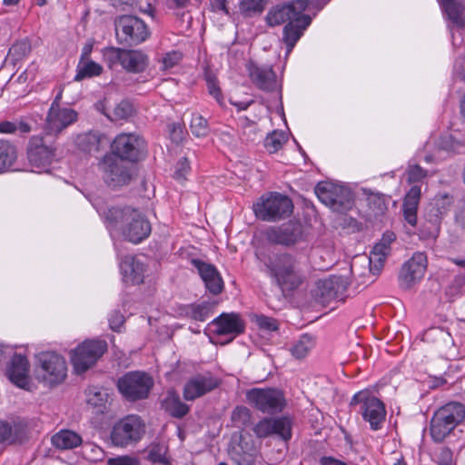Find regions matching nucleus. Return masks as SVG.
<instances>
[{
  "label": "nucleus",
  "instance_id": "nucleus-1",
  "mask_svg": "<svg viewBox=\"0 0 465 465\" xmlns=\"http://www.w3.org/2000/svg\"><path fill=\"white\" fill-rule=\"evenodd\" d=\"M256 258L263 263L266 273L275 281L282 291L298 288L304 280L298 260L289 253L267 255L257 252Z\"/></svg>",
  "mask_w": 465,
  "mask_h": 465
},
{
  "label": "nucleus",
  "instance_id": "nucleus-2",
  "mask_svg": "<svg viewBox=\"0 0 465 465\" xmlns=\"http://www.w3.org/2000/svg\"><path fill=\"white\" fill-rule=\"evenodd\" d=\"M106 220L110 231L120 232L126 241L133 243L141 242L151 232V224L147 218L131 207L109 209Z\"/></svg>",
  "mask_w": 465,
  "mask_h": 465
},
{
  "label": "nucleus",
  "instance_id": "nucleus-3",
  "mask_svg": "<svg viewBox=\"0 0 465 465\" xmlns=\"http://www.w3.org/2000/svg\"><path fill=\"white\" fill-rule=\"evenodd\" d=\"M252 208L258 219L264 222H276L290 216L293 204L288 196L273 192L262 195Z\"/></svg>",
  "mask_w": 465,
  "mask_h": 465
},
{
  "label": "nucleus",
  "instance_id": "nucleus-4",
  "mask_svg": "<svg viewBox=\"0 0 465 465\" xmlns=\"http://www.w3.org/2000/svg\"><path fill=\"white\" fill-rule=\"evenodd\" d=\"M145 432V424L138 415H127L118 420L111 431L114 446L127 447L138 442Z\"/></svg>",
  "mask_w": 465,
  "mask_h": 465
},
{
  "label": "nucleus",
  "instance_id": "nucleus-5",
  "mask_svg": "<svg viewBox=\"0 0 465 465\" xmlns=\"http://www.w3.org/2000/svg\"><path fill=\"white\" fill-rule=\"evenodd\" d=\"M153 386V378L143 371L127 372L117 381L119 392L129 401L146 399Z\"/></svg>",
  "mask_w": 465,
  "mask_h": 465
},
{
  "label": "nucleus",
  "instance_id": "nucleus-6",
  "mask_svg": "<svg viewBox=\"0 0 465 465\" xmlns=\"http://www.w3.org/2000/svg\"><path fill=\"white\" fill-rule=\"evenodd\" d=\"M107 351L104 340H86L71 351V361L76 373L80 374L92 368Z\"/></svg>",
  "mask_w": 465,
  "mask_h": 465
},
{
  "label": "nucleus",
  "instance_id": "nucleus-7",
  "mask_svg": "<svg viewBox=\"0 0 465 465\" xmlns=\"http://www.w3.org/2000/svg\"><path fill=\"white\" fill-rule=\"evenodd\" d=\"M351 404L360 405L359 411L372 430H380L384 424L387 412L384 403L378 398L359 392L352 397Z\"/></svg>",
  "mask_w": 465,
  "mask_h": 465
},
{
  "label": "nucleus",
  "instance_id": "nucleus-8",
  "mask_svg": "<svg viewBox=\"0 0 465 465\" xmlns=\"http://www.w3.org/2000/svg\"><path fill=\"white\" fill-rule=\"evenodd\" d=\"M67 372L65 360L54 352H43L38 356L37 377L48 385L62 382Z\"/></svg>",
  "mask_w": 465,
  "mask_h": 465
},
{
  "label": "nucleus",
  "instance_id": "nucleus-9",
  "mask_svg": "<svg viewBox=\"0 0 465 465\" xmlns=\"http://www.w3.org/2000/svg\"><path fill=\"white\" fill-rule=\"evenodd\" d=\"M115 35L120 44L137 45L145 41L149 32L144 22L138 17L123 15L115 21Z\"/></svg>",
  "mask_w": 465,
  "mask_h": 465
},
{
  "label": "nucleus",
  "instance_id": "nucleus-10",
  "mask_svg": "<svg viewBox=\"0 0 465 465\" xmlns=\"http://www.w3.org/2000/svg\"><path fill=\"white\" fill-rule=\"evenodd\" d=\"M104 181L112 187L126 185L132 179L129 165L115 154H106L99 163Z\"/></svg>",
  "mask_w": 465,
  "mask_h": 465
},
{
  "label": "nucleus",
  "instance_id": "nucleus-11",
  "mask_svg": "<svg viewBox=\"0 0 465 465\" xmlns=\"http://www.w3.org/2000/svg\"><path fill=\"white\" fill-rule=\"evenodd\" d=\"M314 191L318 199L323 204L336 212H342L351 205V192L344 186L322 182L316 185Z\"/></svg>",
  "mask_w": 465,
  "mask_h": 465
},
{
  "label": "nucleus",
  "instance_id": "nucleus-12",
  "mask_svg": "<svg viewBox=\"0 0 465 465\" xmlns=\"http://www.w3.org/2000/svg\"><path fill=\"white\" fill-rule=\"evenodd\" d=\"M55 157V147L42 136H33L27 146V159L35 172L47 171Z\"/></svg>",
  "mask_w": 465,
  "mask_h": 465
},
{
  "label": "nucleus",
  "instance_id": "nucleus-13",
  "mask_svg": "<svg viewBox=\"0 0 465 465\" xmlns=\"http://www.w3.org/2000/svg\"><path fill=\"white\" fill-rule=\"evenodd\" d=\"M246 399L250 404L262 412H276L282 410L284 398L282 393L275 389L254 388L246 392Z\"/></svg>",
  "mask_w": 465,
  "mask_h": 465
},
{
  "label": "nucleus",
  "instance_id": "nucleus-14",
  "mask_svg": "<svg viewBox=\"0 0 465 465\" xmlns=\"http://www.w3.org/2000/svg\"><path fill=\"white\" fill-rule=\"evenodd\" d=\"M428 266L427 255L416 252L406 261L399 273V283L402 289H410L424 277Z\"/></svg>",
  "mask_w": 465,
  "mask_h": 465
},
{
  "label": "nucleus",
  "instance_id": "nucleus-15",
  "mask_svg": "<svg viewBox=\"0 0 465 465\" xmlns=\"http://www.w3.org/2000/svg\"><path fill=\"white\" fill-rule=\"evenodd\" d=\"M144 149L143 140L134 134H120L112 143V153L129 161L139 159Z\"/></svg>",
  "mask_w": 465,
  "mask_h": 465
},
{
  "label": "nucleus",
  "instance_id": "nucleus-16",
  "mask_svg": "<svg viewBox=\"0 0 465 465\" xmlns=\"http://www.w3.org/2000/svg\"><path fill=\"white\" fill-rule=\"evenodd\" d=\"M307 7V0H292L270 9L265 19L270 26H278L285 22L290 23V20L297 19V15L303 13Z\"/></svg>",
  "mask_w": 465,
  "mask_h": 465
},
{
  "label": "nucleus",
  "instance_id": "nucleus-17",
  "mask_svg": "<svg viewBox=\"0 0 465 465\" xmlns=\"http://www.w3.org/2000/svg\"><path fill=\"white\" fill-rule=\"evenodd\" d=\"M253 432L258 438L278 435L284 440L292 437V422L289 418H263L253 427Z\"/></svg>",
  "mask_w": 465,
  "mask_h": 465
},
{
  "label": "nucleus",
  "instance_id": "nucleus-18",
  "mask_svg": "<svg viewBox=\"0 0 465 465\" xmlns=\"http://www.w3.org/2000/svg\"><path fill=\"white\" fill-rule=\"evenodd\" d=\"M210 326L215 334L229 337L227 342L242 333L245 328L241 316L234 312L222 313L210 323Z\"/></svg>",
  "mask_w": 465,
  "mask_h": 465
},
{
  "label": "nucleus",
  "instance_id": "nucleus-19",
  "mask_svg": "<svg viewBox=\"0 0 465 465\" xmlns=\"http://www.w3.org/2000/svg\"><path fill=\"white\" fill-rule=\"evenodd\" d=\"M302 226L300 223L290 222L281 226L270 227L266 232V239L273 243L292 245L302 238Z\"/></svg>",
  "mask_w": 465,
  "mask_h": 465
},
{
  "label": "nucleus",
  "instance_id": "nucleus-20",
  "mask_svg": "<svg viewBox=\"0 0 465 465\" xmlns=\"http://www.w3.org/2000/svg\"><path fill=\"white\" fill-rule=\"evenodd\" d=\"M248 73L252 83L257 88L266 92H272L279 88L276 74L272 66L250 63Z\"/></svg>",
  "mask_w": 465,
  "mask_h": 465
},
{
  "label": "nucleus",
  "instance_id": "nucleus-21",
  "mask_svg": "<svg viewBox=\"0 0 465 465\" xmlns=\"http://www.w3.org/2000/svg\"><path fill=\"white\" fill-rule=\"evenodd\" d=\"M348 286V282L341 276H332L329 279L319 281L317 283L316 296L322 302H329L340 298Z\"/></svg>",
  "mask_w": 465,
  "mask_h": 465
},
{
  "label": "nucleus",
  "instance_id": "nucleus-22",
  "mask_svg": "<svg viewBox=\"0 0 465 465\" xmlns=\"http://www.w3.org/2000/svg\"><path fill=\"white\" fill-rule=\"evenodd\" d=\"M191 263L197 270L206 289L213 293L218 294L223 291V282L217 269L211 263H207L198 259H193Z\"/></svg>",
  "mask_w": 465,
  "mask_h": 465
},
{
  "label": "nucleus",
  "instance_id": "nucleus-23",
  "mask_svg": "<svg viewBox=\"0 0 465 465\" xmlns=\"http://www.w3.org/2000/svg\"><path fill=\"white\" fill-rule=\"evenodd\" d=\"M218 386V381L212 375H197L190 379L184 385L183 397L193 401Z\"/></svg>",
  "mask_w": 465,
  "mask_h": 465
},
{
  "label": "nucleus",
  "instance_id": "nucleus-24",
  "mask_svg": "<svg viewBox=\"0 0 465 465\" xmlns=\"http://www.w3.org/2000/svg\"><path fill=\"white\" fill-rule=\"evenodd\" d=\"M77 113L67 107H50L46 117L47 129L52 133H60L62 130L74 123Z\"/></svg>",
  "mask_w": 465,
  "mask_h": 465
},
{
  "label": "nucleus",
  "instance_id": "nucleus-25",
  "mask_svg": "<svg viewBox=\"0 0 465 465\" xmlns=\"http://www.w3.org/2000/svg\"><path fill=\"white\" fill-rule=\"evenodd\" d=\"M311 22L312 19L309 15L300 13L297 19L290 20V23L284 26L282 40L287 45L288 54L292 50L304 31L311 25Z\"/></svg>",
  "mask_w": 465,
  "mask_h": 465
},
{
  "label": "nucleus",
  "instance_id": "nucleus-26",
  "mask_svg": "<svg viewBox=\"0 0 465 465\" xmlns=\"http://www.w3.org/2000/svg\"><path fill=\"white\" fill-rule=\"evenodd\" d=\"M29 364L27 359L20 354L13 356L7 369L10 381L22 389H28L30 378L28 375Z\"/></svg>",
  "mask_w": 465,
  "mask_h": 465
},
{
  "label": "nucleus",
  "instance_id": "nucleus-27",
  "mask_svg": "<svg viewBox=\"0 0 465 465\" xmlns=\"http://www.w3.org/2000/svg\"><path fill=\"white\" fill-rule=\"evenodd\" d=\"M395 239L396 236L392 232H386L381 241L374 245L369 257L371 271L379 272L383 267L385 260L391 252V244Z\"/></svg>",
  "mask_w": 465,
  "mask_h": 465
},
{
  "label": "nucleus",
  "instance_id": "nucleus-28",
  "mask_svg": "<svg viewBox=\"0 0 465 465\" xmlns=\"http://www.w3.org/2000/svg\"><path fill=\"white\" fill-rule=\"evenodd\" d=\"M123 281L127 284H140L144 278V265L136 257L127 255L120 262Z\"/></svg>",
  "mask_w": 465,
  "mask_h": 465
},
{
  "label": "nucleus",
  "instance_id": "nucleus-29",
  "mask_svg": "<svg viewBox=\"0 0 465 465\" xmlns=\"http://www.w3.org/2000/svg\"><path fill=\"white\" fill-rule=\"evenodd\" d=\"M106 142L105 136L99 131H90L78 134L75 139L76 146L87 153L99 152L102 145Z\"/></svg>",
  "mask_w": 465,
  "mask_h": 465
},
{
  "label": "nucleus",
  "instance_id": "nucleus-30",
  "mask_svg": "<svg viewBox=\"0 0 465 465\" xmlns=\"http://www.w3.org/2000/svg\"><path fill=\"white\" fill-rule=\"evenodd\" d=\"M420 197V187L419 185H413L407 193L402 211L405 221L411 226H415L417 223V209Z\"/></svg>",
  "mask_w": 465,
  "mask_h": 465
},
{
  "label": "nucleus",
  "instance_id": "nucleus-31",
  "mask_svg": "<svg viewBox=\"0 0 465 465\" xmlns=\"http://www.w3.org/2000/svg\"><path fill=\"white\" fill-rule=\"evenodd\" d=\"M84 394L87 406L95 413H104L109 398L107 391L97 386H90Z\"/></svg>",
  "mask_w": 465,
  "mask_h": 465
},
{
  "label": "nucleus",
  "instance_id": "nucleus-32",
  "mask_svg": "<svg viewBox=\"0 0 465 465\" xmlns=\"http://www.w3.org/2000/svg\"><path fill=\"white\" fill-rule=\"evenodd\" d=\"M145 459L152 463L171 465L172 460L168 454V446L163 440H154L143 450Z\"/></svg>",
  "mask_w": 465,
  "mask_h": 465
},
{
  "label": "nucleus",
  "instance_id": "nucleus-33",
  "mask_svg": "<svg viewBox=\"0 0 465 465\" xmlns=\"http://www.w3.org/2000/svg\"><path fill=\"white\" fill-rule=\"evenodd\" d=\"M121 65L129 72H142L147 66V55L139 50H124Z\"/></svg>",
  "mask_w": 465,
  "mask_h": 465
},
{
  "label": "nucleus",
  "instance_id": "nucleus-34",
  "mask_svg": "<svg viewBox=\"0 0 465 465\" xmlns=\"http://www.w3.org/2000/svg\"><path fill=\"white\" fill-rule=\"evenodd\" d=\"M436 414L455 428L465 418V407L458 402H450L439 409Z\"/></svg>",
  "mask_w": 465,
  "mask_h": 465
},
{
  "label": "nucleus",
  "instance_id": "nucleus-35",
  "mask_svg": "<svg viewBox=\"0 0 465 465\" xmlns=\"http://www.w3.org/2000/svg\"><path fill=\"white\" fill-rule=\"evenodd\" d=\"M451 203V198L447 194L436 196L428 206L426 218L437 219L441 223L443 217L448 213Z\"/></svg>",
  "mask_w": 465,
  "mask_h": 465
},
{
  "label": "nucleus",
  "instance_id": "nucleus-36",
  "mask_svg": "<svg viewBox=\"0 0 465 465\" xmlns=\"http://www.w3.org/2000/svg\"><path fill=\"white\" fill-rule=\"evenodd\" d=\"M214 302H203L201 303H192L184 305L182 308V313L193 320L204 322L213 313Z\"/></svg>",
  "mask_w": 465,
  "mask_h": 465
},
{
  "label": "nucleus",
  "instance_id": "nucleus-37",
  "mask_svg": "<svg viewBox=\"0 0 465 465\" xmlns=\"http://www.w3.org/2000/svg\"><path fill=\"white\" fill-rule=\"evenodd\" d=\"M82 438L76 432L69 430H63L52 437L53 445L60 450H71L79 446Z\"/></svg>",
  "mask_w": 465,
  "mask_h": 465
},
{
  "label": "nucleus",
  "instance_id": "nucleus-38",
  "mask_svg": "<svg viewBox=\"0 0 465 465\" xmlns=\"http://www.w3.org/2000/svg\"><path fill=\"white\" fill-rule=\"evenodd\" d=\"M165 410L173 417L182 418L189 411V407L181 401L179 396L170 391L163 401Z\"/></svg>",
  "mask_w": 465,
  "mask_h": 465
},
{
  "label": "nucleus",
  "instance_id": "nucleus-39",
  "mask_svg": "<svg viewBox=\"0 0 465 465\" xmlns=\"http://www.w3.org/2000/svg\"><path fill=\"white\" fill-rule=\"evenodd\" d=\"M17 157L15 147L8 141L0 139V173L6 171Z\"/></svg>",
  "mask_w": 465,
  "mask_h": 465
},
{
  "label": "nucleus",
  "instance_id": "nucleus-40",
  "mask_svg": "<svg viewBox=\"0 0 465 465\" xmlns=\"http://www.w3.org/2000/svg\"><path fill=\"white\" fill-rule=\"evenodd\" d=\"M103 71V67L91 60L81 59L76 69L74 76L75 81H81L86 77H93L99 75Z\"/></svg>",
  "mask_w": 465,
  "mask_h": 465
},
{
  "label": "nucleus",
  "instance_id": "nucleus-41",
  "mask_svg": "<svg viewBox=\"0 0 465 465\" xmlns=\"http://www.w3.org/2000/svg\"><path fill=\"white\" fill-rule=\"evenodd\" d=\"M452 425H450L447 421L440 419L438 414H434L431 420L430 434L432 439L440 442L444 438L453 430Z\"/></svg>",
  "mask_w": 465,
  "mask_h": 465
},
{
  "label": "nucleus",
  "instance_id": "nucleus-42",
  "mask_svg": "<svg viewBox=\"0 0 465 465\" xmlns=\"http://www.w3.org/2000/svg\"><path fill=\"white\" fill-rule=\"evenodd\" d=\"M314 345L313 339L309 334H304L290 348L292 355L296 359L304 358Z\"/></svg>",
  "mask_w": 465,
  "mask_h": 465
},
{
  "label": "nucleus",
  "instance_id": "nucleus-43",
  "mask_svg": "<svg viewBox=\"0 0 465 465\" xmlns=\"http://www.w3.org/2000/svg\"><path fill=\"white\" fill-rule=\"evenodd\" d=\"M19 437V426L15 422L0 421V442H15Z\"/></svg>",
  "mask_w": 465,
  "mask_h": 465
},
{
  "label": "nucleus",
  "instance_id": "nucleus-44",
  "mask_svg": "<svg viewBox=\"0 0 465 465\" xmlns=\"http://www.w3.org/2000/svg\"><path fill=\"white\" fill-rule=\"evenodd\" d=\"M231 420L234 427L243 429L251 423V411L244 406H237L232 412Z\"/></svg>",
  "mask_w": 465,
  "mask_h": 465
},
{
  "label": "nucleus",
  "instance_id": "nucleus-45",
  "mask_svg": "<svg viewBox=\"0 0 465 465\" xmlns=\"http://www.w3.org/2000/svg\"><path fill=\"white\" fill-rule=\"evenodd\" d=\"M190 129L192 134L196 137L206 136L209 133L207 120L199 114H193L190 123Z\"/></svg>",
  "mask_w": 465,
  "mask_h": 465
},
{
  "label": "nucleus",
  "instance_id": "nucleus-46",
  "mask_svg": "<svg viewBox=\"0 0 465 465\" xmlns=\"http://www.w3.org/2000/svg\"><path fill=\"white\" fill-rule=\"evenodd\" d=\"M286 142V136L282 132L274 131L264 140V146L271 153L280 150Z\"/></svg>",
  "mask_w": 465,
  "mask_h": 465
},
{
  "label": "nucleus",
  "instance_id": "nucleus-47",
  "mask_svg": "<svg viewBox=\"0 0 465 465\" xmlns=\"http://www.w3.org/2000/svg\"><path fill=\"white\" fill-rule=\"evenodd\" d=\"M205 80L209 94L212 95L219 104L223 105V97L220 86L218 84L216 76L213 74L207 72L205 74Z\"/></svg>",
  "mask_w": 465,
  "mask_h": 465
},
{
  "label": "nucleus",
  "instance_id": "nucleus-48",
  "mask_svg": "<svg viewBox=\"0 0 465 465\" xmlns=\"http://www.w3.org/2000/svg\"><path fill=\"white\" fill-rule=\"evenodd\" d=\"M133 113V104L129 101L124 100L114 106L111 119L113 121L127 119Z\"/></svg>",
  "mask_w": 465,
  "mask_h": 465
},
{
  "label": "nucleus",
  "instance_id": "nucleus-49",
  "mask_svg": "<svg viewBox=\"0 0 465 465\" xmlns=\"http://www.w3.org/2000/svg\"><path fill=\"white\" fill-rule=\"evenodd\" d=\"M265 4V0H242L240 4V10L247 15H251L255 13H262Z\"/></svg>",
  "mask_w": 465,
  "mask_h": 465
},
{
  "label": "nucleus",
  "instance_id": "nucleus-50",
  "mask_svg": "<svg viewBox=\"0 0 465 465\" xmlns=\"http://www.w3.org/2000/svg\"><path fill=\"white\" fill-rule=\"evenodd\" d=\"M440 223L437 219L426 218V222L422 224L420 234L423 238L435 239L440 232Z\"/></svg>",
  "mask_w": 465,
  "mask_h": 465
},
{
  "label": "nucleus",
  "instance_id": "nucleus-51",
  "mask_svg": "<svg viewBox=\"0 0 465 465\" xmlns=\"http://www.w3.org/2000/svg\"><path fill=\"white\" fill-rule=\"evenodd\" d=\"M428 175V172L416 163H410L407 170L410 183H421Z\"/></svg>",
  "mask_w": 465,
  "mask_h": 465
},
{
  "label": "nucleus",
  "instance_id": "nucleus-52",
  "mask_svg": "<svg viewBox=\"0 0 465 465\" xmlns=\"http://www.w3.org/2000/svg\"><path fill=\"white\" fill-rule=\"evenodd\" d=\"M257 326L265 331H275L278 330V322L275 319L264 315L255 316Z\"/></svg>",
  "mask_w": 465,
  "mask_h": 465
},
{
  "label": "nucleus",
  "instance_id": "nucleus-53",
  "mask_svg": "<svg viewBox=\"0 0 465 465\" xmlns=\"http://www.w3.org/2000/svg\"><path fill=\"white\" fill-rule=\"evenodd\" d=\"M124 49L116 48V47H109L104 49V60L109 64L112 67L114 64L120 63L122 64V54H124Z\"/></svg>",
  "mask_w": 465,
  "mask_h": 465
},
{
  "label": "nucleus",
  "instance_id": "nucleus-54",
  "mask_svg": "<svg viewBox=\"0 0 465 465\" xmlns=\"http://www.w3.org/2000/svg\"><path fill=\"white\" fill-rule=\"evenodd\" d=\"M182 59V54L177 51H172L169 53H166L162 60V69L163 70H169L172 69L173 66H175Z\"/></svg>",
  "mask_w": 465,
  "mask_h": 465
},
{
  "label": "nucleus",
  "instance_id": "nucleus-55",
  "mask_svg": "<svg viewBox=\"0 0 465 465\" xmlns=\"http://www.w3.org/2000/svg\"><path fill=\"white\" fill-rule=\"evenodd\" d=\"M443 6L450 19L458 23L460 17V6L453 0H443Z\"/></svg>",
  "mask_w": 465,
  "mask_h": 465
},
{
  "label": "nucleus",
  "instance_id": "nucleus-56",
  "mask_svg": "<svg viewBox=\"0 0 465 465\" xmlns=\"http://www.w3.org/2000/svg\"><path fill=\"white\" fill-rule=\"evenodd\" d=\"M137 458L130 455H122L107 460V465H139Z\"/></svg>",
  "mask_w": 465,
  "mask_h": 465
},
{
  "label": "nucleus",
  "instance_id": "nucleus-57",
  "mask_svg": "<svg viewBox=\"0 0 465 465\" xmlns=\"http://www.w3.org/2000/svg\"><path fill=\"white\" fill-rule=\"evenodd\" d=\"M190 164L187 158H182L176 164L174 178L178 181H183L190 172Z\"/></svg>",
  "mask_w": 465,
  "mask_h": 465
},
{
  "label": "nucleus",
  "instance_id": "nucleus-58",
  "mask_svg": "<svg viewBox=\"0 0 465 465\" xmlns=\"http://www.w3.org/2000/svg\"><path fill=\"white\" fill-rule=\"evenodd\" d=\"M30 52V46L25 42H18L12 45L9 50V54L15 56L19 59L26 55Z\"/></svg>",
  "mask_w": 465,
  "mask_h": 465
},
{
  "label": "nucleus",
  "instance_id": "nucleus-59",
  "mask_svg": "<svg viewBox=\"0 0 465 465\" xmlns=\"http://www.w3.org/2000/svg\"><path fill=\"white\" fill-rule=\"evenodd\" d=\"M109 325L110 328L114 331H120L121 327L124 325V317L117 311H114L109 315Z\"/></svg>",
  "mask_w": 465,
  "mask_h": 465
},
{
  "label": "nucleus",
  "instance_id": "nucleus-60",
  "mask_svg": "<svg viewBox=\"0 0 465 465\" xmlns=\"http://www.w3.org/2000/svg\"><path fill=\"white\" fill-rule=\"evenodd\" d=\"M439 152L440 150L446 152L455 151L459 147L458 142L454 141L451 135L444 136L440 139L439 144Z\"/></svg>",
  "mask_w": 465,
  "mask_h": 465
},
{
  "label": "nucleus",
  "instance_id": "nucleus-61",
  "mask_svg": "<svg viewBox=\"0 0 465 465\" xmlns=\"http://www.w3.org/2000/svg\"><path fill=\"white\" fill-rule=\"evenodd\" d=\"M168 130L171 139L174 143H180L183 138V127L178 123H173L168 125Z\"/></svg>",
  "mask_w": 465,
  "mask_h": 465
},
{
  "label": "nucleus",
  "instance_id": "nucleus-62",
  "mask_svg": "<svg viewBox=\"0 0 465 465\" xmlns=\"http://www.w3.org/2000/svg\"><path fill=\"white\" fill-rule=\"evenodd\" d=\"M438 465H455L453 453L450 449L444 448L440 450Z\"/></svg>",
  "mask_w": 465,
  "mask_h": 465
},
{
  "label": "nucleus",
  "instance_id": "nucleus-63",
  "mask_svg": "<svg viewBox=\"0 0 465 465\" xmlns=\"http://www.w3.org/2000/svg\"><path fill=\"white\" fill-rule=\"evenodd\" d=\"M211 9L213 11H222L224 14H228L229 11L226 6V0H211Z\"/></svg>",
  "mask_w": 465,
  "mask_h": 465
},
{
  "label": "nucleus",
  "instance_id": "nucleus-64",
  "mask_svg": "<svg viewBox=\"0 0 465 465\" xmlns=\"http://www.w3.org/2000/svg\"><path fill=\"white\" fill-rule=\"evenodd\" d=\"M455 71L464 79L465 81V55L459 58L455 63Z\"/></svg>",
  "mask_w": 465,
  "mask_h": 465
}]
</instances>
